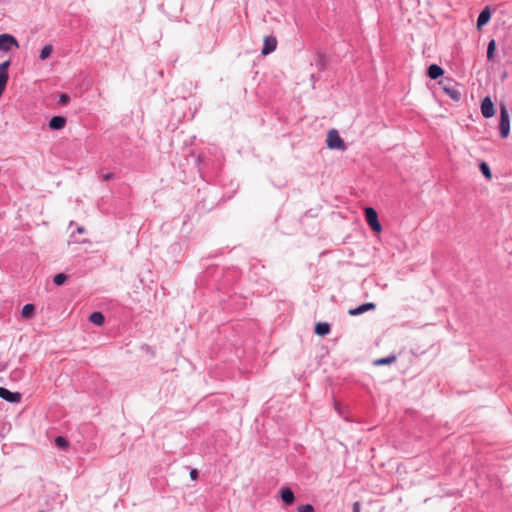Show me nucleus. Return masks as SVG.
Returning a JSON list of instances; mask_svg holds the SVG:
<instances>
[{"instance_id": "nucleus-28", "label": "nucleus", "mask_w": 512, "mask_h": 512, "mask_svg": "<svg viewBox=\"0 0 512 512\" xmlns=\"http://www.w3.org/2000/svg\"><path fill=\"white\" fill-rule=\"evenodd\" d=\"M198 476H199V472H198V470H197V469H192V470L190 471V478H191L192 480H196V479L198 478Z\"/></svg>"}, {"instance_id": "nucleus-23", "label": "nucleus", "mask_w": 512, "mask_h": 512, "mask_svg": "<svg viewBox=\"0 0 512 512\" xmlns=\"http://www.w3.org/2000/svg\"><path fill=\"white\" fill-rule=\"evenodd\" d=\"M70 102V96L66 93L59 95L58 103L61 105H67Z\"/></svg>"}, {"instance_id": "nucleus-27", "label": "nucleus", "mask_w": 512, "mask_h": 512, "mask_svg": "<svg viewBox=\"0 0 512 512\" xmlns=\"http://www.w3.org/2000/svg\"><path fill=\"white\" fill-rule=\"evenodd\" d=\"M114 177H115L114 173H110V172L101 175V179L104 181L114 179Z\"/></svg>"}, {"instance_id": "nucleus-4", "label": "nucleus", "mask_w": 512, "mask_h": 512, "mask_svg": "<svg viewBox=\"0 0 512 512\" xmlns=\"http://www.w3.org/2000/svg\"><path fill=\"white\" fill-rule=\"evenodd\" d=\"M365 218H366L368 225L374 232L381 231L382 226L378 220V214L374 208L367 207L365 209Z\"/></svg>"}, {"instance_id": "nucleus-3", "label": "nucleus", "mask_w": 512, "mask_h": 512, "mask_svg": "<svg viewBox=\"0 0 512 512\" xmlns=\"http://www.w3.org/2000/svg\"><path fill=\"white\" fill-rule=\"evenodd\" d=\"M13 48H19L17 39L8 33L0 34V51L9 52Z\"/></svg>"}, {"instance_id": "nucleus-34", "label": "nucleus", "mask_w": 512, "mask_h": 512, "mask_svg": "<svg viewBox=\"0 0 512 512\" xmlns=\"http://www.w3.org/2000/svg\"><path fill=\"white\" fill-rule=\"evenodd\" d=\"M37 512H46V511H45V510H39V511H37Z\"/></svg>"}, {"instance_id": "nucleus-25", "label": "nucleus", "mask_w": 512, "mask_h": 512, "mask_svg": "<svg viewBox=\"0 0 512 512\" xmlns=\"http://www.w3.org/2000/svg\"><path fill=\"white\" fill-rule=\"evenodd\" d=\"M8 80H9L8 72H0V84L6 87Z\"/></svg>"}, {"instance_id": "nucleus-26", "label": "nucleus", "mask_w": 512, "mask_h": 512, "mask_svg": "<svg viewBox=\"0 0 512 512\" xmlns=\"http://www.w3.org/2000/svg\"><path fill=\"white\" fill-rule=\"evenodd\" d=\"M11 65L10 60H6L0 64V72H8V69Z\"/></svg>"}, {"instance_id": "nucleus-16", "label": "nucleus", "mask_w": 512, "mask_h": 512, "mask_svg": "<svg viewBox=\"0 0 512 512\" xmlns=\"http://www.w3.org/2000/svg\"><path fill=\"white\" fill-rule=\"evenodd\" d=\"M396 361V356L395 355H389L387 357H383V358H379L377 360L374 361V364L376 366H384V365H389L393 362Z\"/></svg>"}, {"instance_id": "nucleus-29", "label": "nucleus", "mask_w": 512, "mask_h": 512, "mask_svg": "<svg viewBox=\"0 0 512 512\" xmlns=\"http://www.w3.org/2000/svg\"><path fill=\"white\" fill-rule=\"evenodd\" d=\"M352 512H361V505L359 502L353 503Z\"/></svg>"}, {"instance_id": "nucleus-11", "label": "nucleus", "mask_w": 512, "mask_h": 512, "mask_svg": "<svg viewBox=\"0 0 512 512\" xmlns=\"http://www.w3.org/2000/svg\"><path fill=\"white\" fill-rule=\"evenodd\" d=\"M444 72H445L444 69L441 66L437 65V64H431L427 68V75L432 80H436L439 77L443 76Z\"/></svg>"}, {"instance_id": "nucleus-5", "label": "nucleus", "mask_w": 512, "mask_h": 512, "mask_svg": "<svg viewBox=\"0 0 512 512\" xmlns=\"http://www.w3.org/2000/svg\"><path fill=\"white\" fill-rule=\"evenodd\" d=\"M0 398L9 403L16 404L21 401L22 394L19 392H12L5 387H0Z\"/></svg>"}, {"instance_id": "nucleus-31", "label": "nucleus", "mask_w": 512, "mask_h": 512, "mask_svg": "<svg viewBox=\"0 0 512 512\" xmlns=\"http://www.w3.org/2000/svg\"><path fill=\"white\" fill-rule=\"evenodd\" d=\"M5 88H6L5 86L0 84V96L3 94Z\"/></svg>"}, {"instance_id": "nucleus-10", "label": "nucleus", "mask_w": 512, "mask_h": 512, "mask_svg": "<svg viewBox=\"0 0 512 512\" xmlns=\"http://www.w3.org/2000/svg\"><path fill=\"white\" fill-rule=\"evenodd\" d=\"M491 19V11L489 7H485L477 18V28L481 29L483 26H485Z\"/></svg>"}, {"instance_id": "nucleus-15", "label": "nucleus", "mask_w": 512, "mask_h": 512, "mask_svg": "<svg viewBox=\"0 0 512 512\" xmlns=\"http://www.w3.org/2000/svg\"><path fill=\"white\" fill-rule=\"evenodd\" d=\"M479 169L486 179H488V180L492 179V172H491L490 166L488 165L487 162H485V161L480 162Z\"/></svg>"}, {"instance_id": "nucleus-20", "label": "nucleus", "mask_w": 512, "mask_h": 512, "mask_svg": "<svg viewBox=\"0 0 512 512\" xmlns=\"http://www.w3.org/2000/svg\"><path fill=\"white\" fill-rule=\"evenodd\" d=\"M68 279V276L64 273H58L53 277V282L57 286L63 285L66 280Z\"/></svg>"}, {"instance_id": "nucleus-2", "label": "nucleus", "mask_w": 512, "mask_h": 512, "mask_svg": "<svg viewBox=\"0 0 512 512\" xmlns=\"http://www.w3.org/2000/svg\"><path fill=\"white\" fill-rule=\"evenodd\" d=\"M326 144L329 149H337V150H345L346 149L345 142L340 137V135L336 129H331L328 132Z\"/></svg>"}, {"instance_id": "nucleus-1", "label": "nucleus", "mask_w": 512, "mask_h": 512, "mask_svg": "<svg viewBox=\"0 0 512 512\" xmlns=\"http://www.w3.org/2000/svg\"><path fill=\"white\" fill-rule=\"evenodd\" d=\"M499 132L502 138H507L510 133V116L507 107L504 104L500 105V121Z\"/></svg>"}, {"instance_id": "nucleus-6", "label": "nucleus", "mask_w": 512, "mask_h": 512, "mask_svg": "<svg viewBox=\"0 0 512 512\" xmlns=\"http://www.w3.org/2000/svg\"><path fill=\"white\" fill-rule=\"evenodd\" d=\"M480 109L484 118H491L495 115V106L490 96H486L482 100Z\"/></svg>"}, {"instance_id": "nucleus-7", "label": "nucleus", "mask_w": 512, "mask_h": 512, "mask_svg": "<svg viewBox=\"0 0 512 512\" xmlns=\"http://www.w3.org/2000/svg\"><path fill=\"white\" fill-rule=\"evenodd\" d=\"M277 47V39L276 37L269 35L264 38L263 47L261 50L262 55L266 56L271 54L276 50Z\"/></svg>"}, {"instance_id": "nucleus-19", "label": "nucleus", "mask_w": 512, "mask_h": 512, "mask_svg": "<svg viewBox=\"0 0 512 512\" xmlns=\"http://www.w3.org/2000/svg\"><path fill=\"white\" fill-rule=\"evenodd\" d=\"M496 50V41L494 39L490 40L487 46V58L488 60H492L494 58V53Z\"/></svg>"}, {"instance_id": "nucleus-18", "label": "nucleus", "mask_w": 512, "mask_h": 512, "mask_svg": "<svg viewBox=\"0 0 512 512\" xmlns=\"http://www.w3.org/2000/svg\"><path fill=\"white\" fill-rule=\"evenodd\" d=\"M52 51H53L52 45H50V44L45 45L41 49V52H40V55H39L40 59L41 60H45V59L49 58L51 53H52Z\"/></svg>"}, {"instance_id": "nucleus-24", "label": "nucleus", "mask_w": 512, "mask_h": 512, "mask_svg": "<svg viewBox=\"0 0 512 512\" xmlns=\"http://www.w3.org/2000/svg\"><path fill=\"white\" fill-rule=\"evenodd\" d=\"M460 98H461V93L456 89L450 88V99H452L454 101H459Z\"/></svg>"}, {"instance_id": "nucleus-30", "label": "nucleus", "mask_w": 512, "mask_h": 512, "mask_svg": "<svg viewBox=\"0 0 512 512\" xmlns=\"http://www.w3.org/2000/svg\"><path fill=\"white\" fill-rule=\"evenodd\" d=\"M439 85H440L439 89H441L444 94L448 95V86L443 85L442 81L439 82Z\"/></svg>"}, {"instance_id": "nucleus-8", "label": "nucleus", "mask_w": 512, "mask_h": 512, "mask_svg": "<svg viewBox=\"0 0 512 512\" xmlns=\"http://www.w3.org/2000/svg\"><path fill=\"white\" fill-rule=\"evenodd\" d=\"M376 309V304L373 302L363 303L355 308L349 309L348 314L350 316H358L368 311H373Z\"/></svg>"}, {"instance_id": "nucleus-13", "label": "nucleus", "mask_w": 512, "mask_h": 512, "mask_svg": "<svg viewBox=\"0 0 512 512\" xmlns=\"http://www.w3.org/2000/svg\"><path fill=\"white\" fill-rule=\"evenodd\" d=\"M331 327L327 322H318L314 327L315 334L319 336H326L330 333Z\"/></svg>"}, {"instance_id": "nucleus-17", "label": "nucleus", "mask_w": 512, "mask_h": 512, "mask_svg": "<svg viewBox=\"0 0 512 512\" xmlns=\"http://www.w3.org/2000/svg\"><path fill=\"white\" fill-rule=\"evenodd\" d=\"M34 311H35V306L33 304L28 303L23 306L21 315L24 318H30L31 316H33Z\"/></svg>"}, {"instance_id": "nucleus-21", "label": "nucleus", "mask_w": 512, "mask_h": 512, "mask_svg": "<svg viewBox=\"0 0 512 512\" xmlns=\"http://www.w3.org/2000/svg\"><path fill=\"white\" fill-rule=\"evenodd\" d=\"M55 445L58 447V448H61V449H66L68 446H69V442L66 438H64L63 436H57L55 438Z\"/></svg>"}, {"instance_id": "nucleus-32", "label": "nucleus", "mask_w": 512, "mask_h": 512, "mask_svg": "<svg viewBox=\"0 0 512 512\" xmlns=\"http://www.w3.org/2000/svg\"><path fill=\"white\" fill-rule=\"evenodd\" d=\"M77 231H78L79 233H83V232H84V227H78V228H77Z\"/></svg>"}, {"instance_id": "nucleus-22", "label": "nucleus", "mask_w": 512, "mask_h": 512, "mask_svg": "<svg viewBox=\"0 0 512 512\" xmlns=\"http://www.w3.org/2000/svg\"><path fill=\"white\" fill-rule=\"evenodd\" d=\"M298 512H315L314 507L311 504H302L297 508Z\"/></svg>"}, {"instance_id": "nucleus-12", "label": "nucleus", "mask_w": 512, "mask_h": 512, "mask_svg": "<svg viewBox=\"0 0 512 512\" xmlns=\"http://www.w3.org/2000/svg\"><path fill=\"white\" fill-rule=\"evenodd\" d=\"M280 496L285 505H291L295 501V495L289 487H284L280 490Z\"/></svg>"}, {"instance_id": "nucleus-14", "label": "nucleus", "mask_w": 512, "mask_h": 512, "mask_svg": "<svg viewBox=\"0 0 512 512\" xmlns=\"http://www.w3.org/2000/svg\"><path fill=\"white\" fill-rule=\"evenodd\" d=\"M89 320L91 323L101 326L105 321V317L102 312L94 311L90 314Z\"/></svg>"}, {"instance_id": "nucleus-33", "label": "nucleus", "mask_w": 512, "mask_h": 512, "mask_svg": "<svg viewBox=\"0 0 512 512\" xmlns=\"http://www.w3.org/2000/svg\"><path fill=\"white\" fill-rule=\"evenodd\" d=\"M433 93H434L435 96L438 95V91L437 90H434Z\"/></svg>"}, {"instance_id": "nucleus-9", "label": "nucleus", "mask_w": 512, "mask_h": 512, "mask_svg": "<svg viewBox=\"0 0 512 512\" xmlns=\"http://www.w3.org/2000/svg\"><path fill=\"white\" fill-rule=\"evenodd\" d=\"M67 119L64 116H53L48 123L51 130H61L65 127Z\"/></svg>"}]
</instances>
